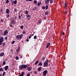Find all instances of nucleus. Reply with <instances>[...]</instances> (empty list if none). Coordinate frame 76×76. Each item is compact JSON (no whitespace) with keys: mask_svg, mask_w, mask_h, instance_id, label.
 Masks as SVG:
<instances>
[{"mask_svg":"<svg viewBox=\"0 0 76 76\" xmlns=\"http://www.w3.org/2000/svg\"><path fill=\"white\" fill-rule=\"evenodd\" d=\"M34 34H31V36H34Z\"/></svg>","mask_w":76,"mask_h":76,"instance_id":"obj_57","label":"nucleus"},{"mask_svg":"<svg viewBox=\"0 0 76 76\" xmlns=\"http://www.w3.org/2000/svg\"><path fill=\"white\" fill-rule=\"evenodd\" d=\"M0 12H3V11L2 10H1Z\"/></svg>","mask_w":76,"mask_h":76,"instance_id":"obj_61","label":"nucleus"},{"mask_svg":"<svg viewBox=\"0 0 76 76\" xmlns=\"http://www.w3.org/2000/svg\"><path fill=\"white\" fill-rule=\"evenodd\" d=\"M3 41H4V39H3V37H1L0 38V45H2V43L3 42Z\"/></svg>","mask_w":76,"mask_h":76,"instance_id":"obj_3","label":"nucleus"},{"mask_svg":"<svg viewBox=\"0 0 76 76\" xmlns=\"http://www.w3.org/2000/svg\"><path fill=\"white\" fill-rule=\"evenodd\" d=\"M44 67H48V63L44 62Z\"/></svg>","mask_w":76,"mask_h":76,"instance_id":"obj_7","label":"nucleus"},{"mask_svg":"<svg viewBox=\"0 0 76 76\" xmlns=\"http://www.w3.org/2000/svg\"><path fill=\"white\" fill-rule=\"evenodd\" d=\"M13 3H14V4H16V3H17V1H16V0L14 1Z\"/></svg>","mask_w":76,"mask_h":76,"instance_id":"obj_19","label":"nucleus"},{"mask_svg":"<svg viewBox=\"0 0 76 76\" xmlns=\"http://www.w3.org/2000/svg\"><path fill=\"white\" fill-rule=\"evenodd\" d=\"M5 13L6 14H9L10 13V10L7 9L5 11Z\"/></svg>","mask_w":76,"mask_h":76,"instance_id":"obj_6","label":"nucleus"},{"mask_svg":"<svg viewBox=\"0 0 76 76\" xmlns=\"http://www.w3.org/2000/svg\"><path fill=\"white\" fill-rule=\"evenodd\" d=\"M15 42V41H13L12 42L11 44L12 45L13 44H14Z\"/></svg>","mask_w":76,"mask_h":76,"instance_id":"obj_30","label":"nucleus"},{"mask_svg":"<svg viewBox=\"0 0 76 76\" xmlns=\"http://www.w3.org/2000/svg\"><path fill=\"white\" fill-rule=\"evenodd\" d=\"M25 14H26V15H28V14L29 13V12L27 11H26L25 12Z\"/></svg>","mask_w":76,"mask_h":76,"instance_id":"obj_21","label":"nucleus"},{"mask_svg":"<svg viewBox=\"0 0 76 76\" xmlns=\"http://www.w3.org/2000/svg\"><path fill=\"white\" fill-rule=\"evenodd\" d=\"M49 61V60L48 59L46 60V61L44 63H48Z\"/></svg>","mask_w":76,"mask_h":76,"instance_id":"obj_18","label":"nucleus"},{"mask_svg":"<svg viewBox=\"0 0 76 76\" xmlns=\"http://www.w3.org/2000/svg\"><path fill=\"white\" fill-rule=\"evenodd\" d=\"M15 59H16V60H19V57H18V56H16L15 57Z\"/></svg>","mask_w":76,"mask_h":76,"instance_id":"obj_38","label":"nucleus"},{"mask_svg":"<svg viewBox=\"0 0 76 76\" xmlns=\"http://www.w3.org/2000/svg\"><path fill=\"white\" fill-rule=\"evenodd\" d=\"M62 35H64L65 34V33H64V31H62Z\"/></svg>","mask_w":76,"mask_h":76,"instance_id":"obj_35","label":"nucleus"},{"mask_svg":"<svg viewBox=\"0 0 76 76\" xmlns=\"http://www.w3.org/2000/svg\"><path fill=\"white\" fill-rule=\"evenodd\" d=\"M22 58V56H21L20 58Z\"/></svg>","mask_w":76,"mask_h":76,"instance_id":"obj_64","label":"nucleus"},{"mask_svg":"<svg viewBox=\"0 0 76 76\" xmlns=\"http://www.w3.org/2000/svg\"><path fill=\"white\" fill-rule=\"evenodd\" d=\"M13 4H14V3L13 2L12 4V6H13Z\"/></svg>","mask_w":76,"mask_h":76,"instance_id":"obj_60","label":"nucleus"},{"mask_svg":"<svg viewBox=\"0 0 76 76\" xmlns=\"http://www.w3.org/2000/svg\"><path fill=\"white\" fill-rule=\"evenodd\" d=\"M22 15H23L22 14L21 15V16H22Z\"/></svg>","mask_w":76,"mask_h":76,"instance_id":"obj_63","label":"nucleus"},{"mask_svg":"<svg viewBox=\"0 0 76 76\" xmlns=\"http://www.w3.org/2000/svg\"><path fill=\"white\" fill-rule=\"evenodd\" d=\"M9 2V1L8 0H7L6 2V3H8Z\"/></svg>","mask_w":76,"mask_h":76,"instance_id":"obj_40","label":"nucleus"},{"mask_svg":"<svg viewBox=\"0 0 76 76\" xmlns=\"http://www.w3.org/2000/svg\"><path fill=\"white\" fill-rule=\"evenodd\" d=\"M7 34H8V30H5L4 32V33H3L2 34V35L4 36H5L6 35H7Z\"/></svg>","mask_w":76,"mask_h":76,"instance_id":"obj_4","label":"nucleus"},{"mask_svg":"<svg viewBox=\"0 0 76 76\" xmlns=\"http://www.w3.org/2000/svg\"><path fill=\"white\" fill-rule=\"evenodd\" d=\"M20 28L21 29H23V26H21L20 27Z\"/></svg>","mask_w":76,"mask_h":76,"instance_id":"obj_34","label":"nucleus"},{"mask_svg":"<svg viewBox=\"0 0 76 76\" xmlns=\"http://www.w3.org/2000/svg\"><path fill=\"white\" fill-rule=\"evenodd\" d=\"M26 1H32V0H26Z\"/></svg>","mask_w":76,"mask_h":76,"instance_id":"obj_42","label":"nucleus"},{"mask_svg":"<svg viewBox=\"0 0 76 76\" xmlns=\"http://www.w3.org/2000/svg\"><path fill=\"white\" fill-rule=\"evenodd\" d=\"M29 19H30V18H27V20H29Z\"/></svg>","mask_w":76,"mask_h":76,"instance_id":"obj_56","label":"nucleus"},{"mask_svg":"<svg viewBox=\"0 0 76 76\" xmlns=\"http://www.w3.org/2000/svg\"><path fill=\"white\" fill-rule=\"evenodd\" d=\"M27 69L28 71H31L32 70V67H28L27 68Z\"/></svg>","mask_w":76,"mask_h":76,"instance_id":"obj_11","label":"nucleus"},{"mask_svg":"<svg viewBox=\"0 0 76 76\" xmlns=\"http://www.w3.org/2000/svg\"><path fill=\"white\" fill-rule=\"evenodd\" d=\"M36 9H37V7H35L33 9V10H35Z\"/></svg>","mask_w":76,"mask_h":76,"instance_id":"obj_39","label":"nucleus"},{"mask_svg":"<svg viewBox=\"0 0 76 76\" xmlns=\"http://www.w3.org/2000/svg\"><path fill=\"white\" fill-rule=\"evenodd\" d=\"M10 25V27H12V25L11 24V25Z\"/></svg>","mask_w":76,"mask_h":76,"instance_id":"obj_55","label":"nucleus"},{"mask_svg":"<svg viewBox=\"0 0 76 76\" xmlns=\"http://www.w3.org/2000/svg\"><path fill=\"white\" fill-rule=\"evenodd\" d=\"M42 65V63L40 62L39 64H38V66H41Z\"/></svg>","mask_w":76,"mask_h":76,"instance_id":"obj_20","label":"nucleus"},{"mask_svg":"<svg viewBox=\"0 0 76 76\" xmlns=\"http://www.w3.org/2000/svg\"><path fill=\"white\" fill-rule=\"evenodd\" d=\"M19 49H17V52L19 51Z\"/></svg>","mask_w":76,"mask_h":76,"instance_id":"obj_54","label":"nucleus"},{"mask_svg":"<svg viewBox=\"0 0 76 76\" xmlns=\"http://www.w3.org/2000/svg\"><path fill=\"white\" fill-rule=\"evenodd\" d=\"M24 75V72H23L21 74L18 76H23V75Z\"/></svg>","mask_w":76,"mask_h":76,"instance_id":"obj_17","label":"nucleus"},{"mask_svg":"<svg viewBox=\"0 0 76 76\" xmlns=\"http://www.w3.org/2000/svg\"><path fill=\"white\" fill-rule=\"evenodd\" d=\"M15 19H17V18L16 17H15Z\"/></svg>","mask_w":76,"mask_h":76,"instance_id":"obj_62","label":"nucleus"},{"mask_svg":"<svg viewBox=\"0 0 76 76\" xmlns=\"http://www.w3.org/2000/svg\"><path fill=\"white\" fill-rule=\"evenodd\" d=\"M9 68V66H5L4 67V70L6 71H7V69H8V68Z\"/></svg>","mask_w":76,"mask_h":76,"instance_id":"obj_9","label":"nucleus"},{"mask_svg":"<svg viewBox=\"0 0 76 76\" xmlns=\"http://www.w3.org/2000/svg\"><path fill=\"white\" fill-rule=\"evenodd\" d=\"M7 37H5V39H6V40H7Z\"/></svg>","mask_w":76,"mask_h":76,"instance_id":"obj_50","label":"nucleus"},{"mask_svg":"<svg viewBox=\"0 0 76 76\" xmlns=\"http://www.w3.org/2000/svg\"><path fill=\"white\" fill-rule=\"evenodd\" d=\"M10 16V15L9 14H7L6 15L7 18H9V16Z\"/></svg>","mask_w":76,"mask_h":76,"instance_id":"obj_22","label":"nucleus"},{"mask_svg":"<svg viewBox=\"0 0 76 76\" xmlns=\"http://www.w3.org/2000/svg\"><path fill=\"white\" fill-rule=\"evenodd\" d=\"M50 1V4H52L53 3V0H45V3L46 4H49V2Z\"/></svg>","mask_w":76,"mask_h":76,"instance_id":"obj_1","label":"nucleus"},{"mask_svg":"<svg viewBox=\"0 0 76 76\" xmlns=\"http://www.w3.org/2000/svg\"><path fill=\"white\" fill-rule=\"evenodd\" d=\"M15 38L17 39V40H20L21 39H22V34H21V35H17L15 36Z\"/></svg>","mask_w":76,"mask_h":76,"instance_id":"obj_2","label":"nucleus"},{"mask_svg":"<svg viewBox=\"0 0 76 76\" xmlns=\"http://www.w3.org/2000/svg\"><path fill=\"white\" fill-rule=\"evenodd\" d=\"M4 45H5V43H4V42L3 43V47H4Z\"/></svg>","mask_w":76,"mask_h":76,"instance_id":"obj_46","label":"nucleus"},{"mask_svg":"<svg viewBox=\"0 0 76 76\" xmlns=\"http://www.w3.org/2000/svg\"><path fill=\"white\" fill-rule=\"evenodd\" d=\"M50 43H49L46 46V48H48L49 46H50Z\"/></svg>","mask_w":76,"mask_h":76,"instance_id":"obj_16","label":"nucleus"},{"mask_svg":"<svg viewBox=\"0 0 76 76\" xmlns=\"http://www.w3.org/2000/svg\"><path fill=\"white\" fill-rule=\"evenodd\" d=\"M14 11H15V12H17V9H15L14 10Z\"/></svg>","mask_w":76,"mask_h":76,"instance_id":"obj_52","label":"nucleus"},{"mask_svg":"<svg viewBox=\"0 0 76 76\" xmlns=\"http://www.w3.org/2000/svg\"><path fill=\"white\" fill-rule=\"evenodd\" d=\"M5 74H6V72H3V74H2V76H4Z\"/></svg>","mask_w":76,"mask_h":76,"instance_id":"obj_31","label":"nucleus"},{"mask_svg":"<svg viewBox=\"0 0 76 76\" xmlns=\"http://www.w3.org/2000/svg\"><path fill=\"white\" fill-rule=\"evenodd\" d=\"M42 9H43V10H44L45 9V6H43L42 7Z\"/></svg>","mask_w":76,"mask_h":76,"instance_id":"obj_29","label":"nucleus"},{"mask_svg":"<svg viewBox=\"0 0 76 76\" xmlns=\"http://www.w3.org/2000/svg\"><path fill=\"white\" fill-rule=\"evenodd\" d=\"M41 69H42V67H39L38 69V72H40L41 70Z\"/></svg>","mask_w":76,"mask_h":76,"instance_id":"obj_15","label":"nucleus"},{"mask_svg":"<svg viewBox=\"0 0 76 76\" xmlns=\"http://www.w3.org/2000/svg\"><path fill=\"white\" fill-rule=\"evenodd\" d=\"M64 14H66V13H67V12L66 11H65V12H64Z\"/></svg>","mask_w":76,"mask_h":76,"instance_id":"obj_51","label":"nucleus"},{"mask_svg":"<svg viewBox=\"0 0 76 76\" xmlns=\"http://www.w3.org/2000/svg\"><path fill=\"white\" fill-rule=\"evenodd\" d=\"M42 22V20H39L38 22L37 25H40L41 24V23Z\"/></svg>","mask_w":76,"mask_h":76,"instance_id":"obj_8","label":"nucleus"},{"mask_svg":"<svg viewBox=\"0 0 76 76\" xmlns=\"http://www.w3.org/2000/svg\"><path fill=\"white\" fill-rule=\"evenodd\" d=\"M37 36L35 35L34 37V39H37Z\"/></svg>","mask_w":76,"mask_h":76,"instance_id":"obj_36","label":"nucleus"},{"mask_svg":"<svg viewBox=\"0 0 76 76\" xmlns=\"http://www.w3.org/2000/svg\"><path fill=\"white\" fill-rule=\"evenodd\" d=\"M41 2H38L37 4V6H40V4H41Z\"/></svg>","mask_w":76,"mask_h":76,"instance_id":"obj_23","label":"nucleus"},{"mask_svg":"<svg viewBox=\"0 0 76 76\" xmlns=\"http://www.w3.org/2000/svg\"><path fill=\"white\" fill-rule=\"evenodd\" d=\"M29 38H31V37H32V35H30V36H29Z\"/></svg>","mask_w":76,"mask_h":76,"instance_id":"obj_43","label":"nucleus"},{"mask_svg":"<svg viewBox=\"0 0 76 76\" xmlns=\"http://www.w3.org/2000/svg\"><path fill=\"white\" fill-rule=\"evenodd\" d=\"M38 61H37L35 62V65H36V64H38Z\"/></svg>","mask_w":76,"mask_h":76,"instance_id":"obj_26","label":"nucleus"},{"mask_svg":"<svg viewBox=\"0 0 76 76\" xmlns=\"http://www.w3.org/2000/svg\"><path fill=\"white\" fill-rule=\"evenodd\" d=\"M48 72V71L47 70H45L43 71V76H46V75H47V73Z\"/></svg>","mask_w":76,"mask_h":76,"instance_id":"obj_5","label":"nucleus"},{"mask_svg":"<svg viewBox=\"0 0 76 76\" xmlns=\"http://www.w3.org/2000/svg\"><path fill=\"white\" fill-rule=\"evenodd\" d=\"M44 19H46V18L45 17H44Z\"/></svg>","mask_w":76,"mask_h":76,"instance_id":"obj_58","label":"nucleus"},{"mask_svg":"<svg viewBox=\"0 0 76 76\" xmlns=\"http://www.w3.org/2000/svg\"><path fill=\"white\" fill-rule=\"evenodd\" d=\"M23 34H26V31H23Z\"/></svg>","mask_w":76,"mask_h":76,"instance_id":"obj_44","label":"nucleus"},{"mask_svg":"<svg viewBox=\"0 0 76 76\" xmlns=\"http://www.w3.org/2000/svg\"><path fill=\"white\" fill-rule=\"evenodd\" d=\"M4 55V52L1 53L0 54V57H3Z\"/></svg>","mask_w":76,"mask_h":76,"instance_id":"obj_10","label":"nucleus"},{"mask_svg":"<svg viewBox=\"0 0 76 76\" xmlns=\"http://www.w3.org/2000/svg\"><path fill=\"white\" fill-rule=\"evenodd\" d=\"M18 18H19V19H21V17L20 16H18Z\"/></svg>","mask_w":76,"mask_h":76,"instance_id":"obj_48","label":"nucleus"},{"mask_svg":"<svg viewBox=\"0 0 76 76\" xmlns=\"http://www.w3.org/2000/svg\"><path fill=\"white\" fill-rule=\"evenodd\" d=\"M37 71H35L34 72V74H35V75H36V74H37Z\"/></svg>","mask_w":76,"mask_h":76,"instance_id":"obj_41","label":"nucleus"},{"mask_svg":"<svg viewBox=\"0 0 76 76\" xmlns=\"http://www.w3.org/2000/svg\"><path fill=\"white\" fill-rule=\"evenodd\" d=\"M1 23H3V20L1 19Z\"/></svg>","mask_w":76,"mask_h":76,"instance_id":"obj_45","label":"nucleus"},{"mask_svg":"<svg viewBox=\"0 0 76 76\" xmlns=\"http://www.w3.org/2000/svg\"><path fill=\"white\" fill-rule=\"evenodd\" d=\"M26 41L27 42H28V41H29V40L28 39H27L26 40Z\"/></svg>","mask_w":76,"mask_h":76,"instance_id":"obj_53","label":"nucleus"},{"mask_svg":"<svg viewBox=\"0 0 76 76\" xmlns=\"http://www.w3.org/2000/svg\"><path fill=\"white\" fill-rule=\"evenodd\" d=\"M34 4H37V1L36 0H34L33 2Z\"/></svg>","mask_w":76,"mask_h":76,"instance_id":"obj_24","label":"nucleus"},{"mask_svg":"<svg viewBox=\"0 0 76 76\" xmlns=\"http://www.w3.org/2000/svg\"><path fill=\"white\" fill-rule=\"evenodd\" d=\"M48 11H47L45 13V15H48Z\"/></svg>","mask_w":76,"mask_h":76,"instance_id":"obj_28","label":"nucleus"},{"mask_svg":"<svg viewBox=\"0 0 76 76\" xmlns=\"http://www.w3.org/2000/svg\"><path fill=\"white\" fill-rule=\"evenodd\" d=\"M23 66V68H24V69H26V67H27V66H27V65H22Z\"/></svg>","mask_w":76,"mask_h":76,"instance_id":"obj_12","label":"nucleus"},{"mask_svg":"<svg viewBox=\"0 0 76 76\" xmlns=\"http://www.w3.org/2000/svg\"><path fill=\"white\" fill-rule=\"evenodd\" d=\"M27 76H30V74L28 73L27 75Z\"/></svg>","mask_w":76,"mask_h":76,"instance_id":"obj_47","label":"nucleus"},{"mask_svg":"<svg viewBox=\"0 0 76 76\" xmlns=\"http://www.w3.org/2000/svg\"><path fill=\"white\" fill-rule=\"evenodd\" d=\"M15 20H12L11 22V24H14V23L15 22Z\"/></svg>","mask_w":76,"mask_h":76,"instance_id":"obj_13","label":"nucleus"},{"mask_svg":"<svg viewBox=\"0 0 76 76\" xmlns=\"http://www.w3.org/2000/svg\"><path fill=\"white\" fill-rule=\"evenodd\" d=\"M48 8V5H46V10H47V9Z\"/></svg>","mask_w":76,"mask_h":76,"instance_id":"obj_33","label":"nucleus"},{"mask_svg":"<svg viewBox=\"0 0 76 76\" xmlns=\"http://www.w3.org/2000/svg\"><path fill=\"white\" fill-rule=\"evenodd\" d=\"M1 71H3V69L2 68H0V72H1Z\"/></svg>","mask_w":76,"mask_h":76,"instance_id":"obj_32","label":"nucleus"},{"mask_svg":"<svg viewBox=\"0 0 76 76\" xmlns=\"http://www.w3.org/2000/svg\"><path fill=\"white\" fill-rule=\"evenodd\" d=\"M45 57H44L43 58H42V60H45Z\"/></svg>","mask_w":76,"mask_h":76,"instance_id":"obj_49","label":"nucleus"},{"mask_svg":"<svg viewBox=\"0 0 76 76\" xmlns=\"http://www.w3.org/2000/svg\"><path fill=\"white\" fill-rule=\"evenodd\" d=\"M2 64L3 65H5V64H6V62L3 61Z\"/></svg>","mask_w":76,"mask_h":76,"instance_id":"obj_37","label":"nucleus"},{"mask_svg":"<svg viewBox=\"0 0 76 76\" xmlns=\"http://www.w3.org/2000/svg\"><path fill=\"white\" fill-rule=\"evenodd\" d=\"M26 17L27 18H30V15L28 14L26 15Z\"/></svg>","mask_w":76,"mask_h":76,"instance_id":"obj_25","label":"nucleus"},{"mask_svg":"<svg viewBox=\"0 0 76 76\" xmlns=\"http://www.w3.org/2000/svg\"><path fill=\"white\" fill-rule=\"evenodd\" d=\"M0 76H2V74H0Z\"/></svg>","mask_w":76,"mask_h":76,"instance_id":"obj_59","label":"nucleus"},{"mask_svg":"<svg viewBox=\"0 0 76 76\" xmlns=\"http://www.w3.org/2000/svg\"><path fill=\"white\" fill-rule=\"evenodd\" d=\"M65 8H66V7H67V3L65 2Z\"/></svg>","mask_w":76,"mask_h":76,"instance_id":"obj_27","label":"nucleus"},{"mask_svg":"<svg viewBox=\"0 0 76 76\" xmlns=\"http://www.w3.org/2000/svg\"><path fill=\"white\" fill-rule=\"evenodd\" d=\"M23 65H21L19 66V69H20V70H22V69H23Z\"/></svg>","mask_w":76,"mask_h":76,"instance_id":"obj_14","label":"nucleus"}]
</instances>
